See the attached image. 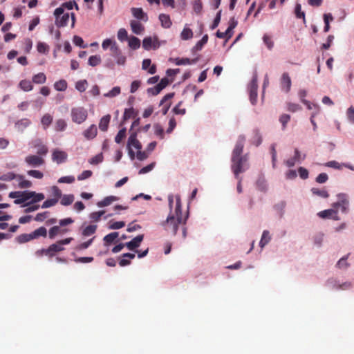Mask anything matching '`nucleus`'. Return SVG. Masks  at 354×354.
Wrapping results in <instances>:
<instances>
[{
  "label": "nucleus",
  "instance_id": "obj_1",
  "mask_svg": "<svg viewBox=\"0 0 354 354\" xmlns=\"http://www.w3.org/2000/svg\"><path fill=\"white\" fill-rule=\"evenodd\" d=\"M245 142V137L242 135L239 136L232 151L231 169L236 178H239V174L245 172L249 168L248 156L247 154H242Z\"/></svg>",
  "mask_w": 354,
  "mask_h": 354
},
{
  "label": "nucleus",
  "instance_id": "obj_2",
  "mask_svg": "<svg viewBox=\"0 0 354 354\" xmlns=\"http://www.w3.org/2000/svg\"><path fill=\"white\" fill-rule=\"evenodd\" d=\"M74 223V220L71 218H66L60 219L58 225L51 227L48 230V238L54 239L58 236H63L70 232V229L67 227Z\"/></svg>",
  "mask_w": 354,
  "mask_h": 354
},
{
  "label": "nucleus",
  "instance_id": "obj_3",
  "mask_svg": "<svg viewBox=\"0 0 354 354\" xmlns=\"http://www.w3.org/2000/svg\"><path fill=\"white\" fill-rule=\"evenodd\" d=\"M182 223V218H177L174 215H169L165 221L161 222V226L166 231L171 232L176 235L178 229V225Z\"/></svg>",
  "mask_w": 354,
  "mask_h": 354
},
{
  "label": "nucleus",
  "instance_id": "obj_4",
  "mask_svg": "<svg viewBox=\"0 0 354 354\" xmlns=\"http://www.w3.org/2000/svg\"><path fill=\"white\" fill-rule=\"evenodd\" d=\"M72 237L66 238L64 239H62L57 241L55 243H53L48 246V252H49V258H53L57 254L60 252L64 250V245L69 244L73 241Z\"/></svg>",
  "mask_w": 354,
  "mask_h": 354
},
{
  "label": "nucleus",
  "instance_id": "obj_5",
  "mask_svg": "<svg viewBox=\"0 0 354 354\" xmlns=\"http://www.w3.org/2000/svg\"><path fill=\"white\" fill-rule=\"evenodd\" d=\"M55 17V24L58 27H64L67 26L70 20V14L64 13L62 7L57 8L54 12Z\"/></svg>",
  "mask_w": 354,
  "mask_h": 354
},
{
  "label": "nucleus",
  "instance_id": "obj_6",
  "mask_svg": "<svg viewBox=\"0 0 354 354\" xmlns=\"http://www.w3.org/2000/svg\"><path fill=\"white\" fill-rule=\"evenodd\" d=\"M32 194L30 191L24 192H12L9 194V197L15 198L14 203L15 204H21L30 200Z\"/></svg>",
  "mask_w": 354,
  "mask_h": 354
},
{
  "label": "nucleus",
  "instance_id": "obj_7",
  "mask_svg": "<svg viewBox=\"0 0 354 354\" xmlns=\"http://www.w3.org/2000/svg\"><path fill=\"white\" fill-rule=\"evenodd\" d=\"M87 111L82 107H75L71 110V117L73 122L77 123L83 122L87 118Z\"/></svg>",
  "mask_w": 354,
  "mask_h": 354
},
{
  "label": "nucleus",
  "instance_id": "obj_8",
  "mask_svg": "<svg viewBox=\"0 0 354 354\" xmlns=\"http://www.w3.org/2000/svg\"><path fill=\"white\" fill-rule=\"evenodd\" d=\"M337 199L338 201L333 203V207L335 209L339 208L343 213L348 212L349 206L348 196L345 194H339L337 195Z\"/></svg>",
  "mask_w": 354,
  "mask_h": 354
},
{
  "label": "nucleus",
  "instance_id": "obj_9",
  "mask_svg": "<svg viewBox=\"0 0 354 354\" xmlns=\"http://www.w3.org/2000/svg\"><path fill=\"white\" fill-rule=\"evenodd\" d=\"M257 77L254 76L249 86L250 100L252 104H255L257 100Z\"/></svg>",
  "mask_w": 354,
  "mask_h": 354
},
{
  "label": "nucleus",
  "instance_id": "obj_10",
  "mask_svg": "<svg viewBox=\"0 0 354 354\" xmlns=\"http://www.w3.org/2000/svg\"><path fill=\"white\" fill-rule=\"evenodd\" d=\"M26 162L30 167H37L44 163V160L36 155H30L26 157Z\"/></svg>",
  "mask_w": 354,
  "mask_h": 354
},
{
  "label": "nucleus",
  "instance_id": "obj_11",
  "mask_svg": "<svg viewBox=\"0 0 354 354\" xmlns=\"http://www.w3.org/2000/svg\"><path fill=\"white\" fill-rule=\"evenodd\" d=\"M291 79L288 73H283L280 80V86L281 90L285 93H288L291 88Z\"/></svg>",
  "mask_w": 354,
  "mask_h": 354
},
{
  "label": "nucleus",
  "instance_id": "obj_12",
  "mask_svg": "<svg viewBox=\"0 0 354 354\" xmlns=\"http://www.w3.org/2000/svg\"><path fill=\"white\" fill-rule=\"evenodd\" d=\"M68 155L67 153L59 149H55L52 154V159L54 162H56L57 164H61L67 160Z\"/></svg>",
  "mask_w": 354,
  "mask_h": 354
},
{
  "label": "nucleus",
  "instance_id": "obj_13",
  "mask_svg": "<svg viewBox=\"0 0 354 354\" xmlns=\"http://www.w3.org/2000/svg\"><path fill=\"white\" fill-rule=\"evenodd\" d=\"M317 215L322 218H333L335 221L339 220L337 209H328L319 212Z\"/></svg>",
  "mask_w": 354,
  "mask_h": 354
},
{
  "label": "nucleus",
  "instance_id": "obj_14",
  "mask_svg": "<svg viewBox=\"0 0 354 354\" xmlns=\"http://www.w3.org/2000/svg\"><path fill=\"white\" fill-rule=\"evenodd\" d=\"M144 235L140 234L133 239L131 241L127 242L125 246L130 250H133L140 245L141 242L143 241Z\"/></svg>",
  "mask_w": 354,
  "mask_h": 354
},
{
  "label": "nucleus",
  "instance_id": "obj_15",
  "mask_svg": "<svg viewBox=\"0 0 354 354\" xmlns=\"http://www.w3.org/2000/svg\"><path fill=\"white\" fill-rule=\"evenodd\" d=\"M142 47L147 50H150L151 48H158L159 47L158 39H156L154 41H153L151 37H145L142 41Z\"/></svg>",
  "mask_w": 354,
  "mask_h": 354
},
{
  "label": "nucleus",
  "instance_id": "obj_16",
  "mask_svg": "<svg viewBox=\"0 0 354 354\" xmlns=\"http://www.w3.org/2000/svg\"><path fill=\"white\" fill-rule=\"evenodd\" d=\"M142 69L148 70V73L151 75H153L156 73V65L152 64L150 59H145L142 63Z\"/></svg>",
  "mask_w": 354,
  "mask_h": 354
},
{
  "label": "nucleus",
  "instance_id": "obj_17",
  "mask_svg": "<svg viewBox=\"0 0 354 354\" xmlns=\"http://www.w3.org/2000/svg\"><path fill=\"white\" fill-rule=\"evenodd\" d=\"M132 15L138 19L147 21L148 20L147 15L144 12L143 10L140 8H133L131 9Z\"/></svg>",
  "mask_w": 354,
  "mask_h": 354
},
{
  "label": "nucleus",
  "instance_id": "obj_18",
  "mask_svg": "<svg viewBox=\"0 0 354 354\" xmlns=\"http://www.w3.org/2000/svg\"><path fill=\"white\" fill-rule=\"evenodd\" d=\"M128 147H134L137 151L140 150L142 149V145L139 142V140L136 138V134H131L128 140Z\"/></svg>",
  "mask_w": 354,
  "mask_h": 354
},
{
  "label": "nucleus",
  "instance_id": "obj_19",
  "mask_svg": "<svg viewBox=\"0 0 354 354\" xmlns=\"http://www.w3.org/2000/svg\"><path fill=\"white\" fill-rule=\"evenodd\" d=\"M30 193L32 194V195H31V201L22 205L23 207H26V205H32L35 203L39 202L44 200L45 198L44 194L42 193H36L35 192L32 191H30Z\"/></svg>",
  "mask_w": 354,
  "mask_h": 354
},
{
  "label": "nucleus",
  "instance_id": "obj_20",
  "mask_svg": "<svg viewBox=\"0 0 354 354\" xmlns=\"http://www.w3.org/2000/svg\"><path fill=\"white\" fill-rule=\"evenodd\" d=\"M119 198L115 196H109L105 197L103 200L97 202V205L99 207H103L108 205H110L112 203L115 201H118Z\"/></svg>",
  "mask_w": 354,
  "mask_h": 354
},
{
  "label": "nucleus",
  "instance_id": "obj_21",
  "mask_svg": "<svg viewBox=\"0 0 354 354\" xmlns=\"http://www.w3.org/2000/svg\"><path fill=\"white\" fill-rule=\"evenodd\" d=\"M130 26L133 32L136 35H140L145 29L142 24L140 22L136 20H132L130 23Z\"/></svg>",
  "mask_w": 354,
  "mask_h": 354
},
{
  "label": "nucleus",
  "instance_id": "obj_22",
  "mask_svg": "<svg viewBox=\"0 0 354 354\" xmlns=\"http://www.w3.org/2000/svg\"><path fill=\"white\" fill-rule=\"evenodd\" d=\"M33 239H38L39 237L46 238L48 235V232L45 227H39L31 232Z\"/></svg>",
  "mask_w": 354,
  "mask_h": 354
},
{
  "label": "nucleus",
  "instance_id": "obj_23",
  "mask_svg": "<svg viewBox=\"0 0 354 354\" xmlns=\"http://www.w3.org/2000/svg\"><path fill=\"white\" fill-rule=\"evenodd\" d=\"M18 86L25 92L30 91L33 89L32 82L29 80H22L19 82Z\"/></svg>",
  "mask_w": 354,
  "mask_h": 354
},
{
  "label": "nucleus",
  "instance_id": "obj_24",
  "mask_svg": "<svg viewBox=\"0 0 354 354\" xmlns=\"http://www.w3.org/2000/svg\"><path fill=\"white\" fill-rule=\"evenodd\" d=\"M111 120V115L109 114L103 116L99 123V128L102 131H106L108 129L109 124Z\"/></svg>",
  "mask_w": 354,
  "mask_h": 354
},
{
  "label": "nucleus",
  "instance_id": "obj_25",
  "mask_svg": "<svg viewBox=\"0 0 354 354\" xmlns=\"http://www.w3.org/2000/svg\"><path fill=\"white\" fill-rule=\"evenodd\" d=\"M311 192L313 193V195L317 196L323 198H327L329 196V194L325 188L319 189L317 187H313L311 189Z\"/></svg>",
  "mask_w": 354,
  "mask_h": 354
},
{
  "label": "nucleus",
  "instance_id": "obj_26",
  "mask_svg": "<svg viewBox=\"0 0 354 354\" xmlns=\"http://www.w3.org/2000/svg\"><path fill=\"white\" fill-rule=\"evenodd\" d=\"M159 19L161 22V26L165 28H169L171 27L172 23L170 17L166 14H160L159 15Z\"/></svg>",
  "mask_w": 354,
  "mask_h": 354
},
{
  "label": "nucleus",
  "instance_id": "obj_27",
  "mask_svg": "<svg viewBox=\"0 0 354 354\" xmlns=\"http://www.w3.org/2000/svg\"><path fill=\"white\" fill-rule=\"evenodd\" d=\"M60 203L64 206H68L73 203L75 200L73 194H65L60 198Z\"/></svg>",
  "mask_w": 354,
  "mask_h": 354
},
{
  "label": "nucleus",
  "instance_id": "obj_28",
  "mask_svg": "<svg viewBox=\"0 0 354 354\" xmlns=\"http://www.w3.org/2000/svg\"><path fill=\"white\" fill-rule=\"evenodd\" d=\"M198 62V58L189 59V58H178L176 59V64L178 66L193 64Z\"/></svg>",
  "mask_w": 354,
  "mask_h": 354
},
{
  "label": "nucleus",
  "instance_id": "obj_29",
  "mask_svg": "<svg viewBox=\"0 0 354 354\" xmlns=\"http://www.w3.org/2000/svg\"><path fill=\"white\" fill-rule=\"evenodd\" d=\"M34 146L37 148V154L43 156L47 153L48 148L40 140H37Z\"/></svg>",
  "mask_w": 354,
  "mask_h": 354
},
{
  "label": "nucleus",
  "instance_id": "obj_30",
  "mask_svg": "<svg viewBox=\"0 0 354 354\" xmlns=\"http://www.w3.org/2000/svg\"><path fill=\"white\" fill-rule=\"evenodd\" d=\"M33 239L32 233L21 234L16 237V241L19 243H24Z\"/></svg>",
  "mask_w": 354,
  "mask_h": 354
},
{
  "label": "nucleus",
  "instance_id": "obj_31",
  "mask_svg": "<svg viewBox=\"0 0 354 354\" xmlns=\"http://www.w3.org/2000/svg\"><path fill=\"white\" fill-rule=\"evenodd\" d=\"M251 142L257 147L261 144L262 137L259 130H254L253 131V136L252 138Z\"/></svg>",
  "mask_w": 354,
  "mask_h": 354
},
{
  "label": "nucleus",
  "instance_id": "obj_32",
  "mask_svg": "<svg viewBox=\"0 0 354 354\" xmlns=\"http://www.w3.org/2000/svg\"><path fill=\"white\" fill-rule=\"evenodd\" d=\"M53 122V117L49 113L43 115L41 120V124L44 129H47Z\"/></svg>",
  "mask_w": 354,
  "mask_h": 354
},
{
  "label": "nucleus",
  "instance_id": "obj_33",
  "mask_svg": "<svg viewBox=\"0 0 354 354\" xmlns=\"http://www.w3.org/2000/svg\"><path fill=\"white\" fill-rule=\"evenodd\" d=\"M271 239V236L268 230H264L262 234V236L261 241L259 242V245L261 248H263L266 244H268Z\"/></svg>",
  "mask_w": 354,
  "mask_h": 354
},
{
  "label": "nucleus",
  "instance_id": "obj_34",
  "mask_svg": "<svg viewBox=\"0 0 354 354\" xmlns=\"http://www.w3.org/2000/svg\"><path fill=\"white\" fill-rule=\"evenodd\" d=\"M31 122L29 119L27 118H23L20 120H19L16 124L15 126L17 128L20 130L23 131L25 128L28 127L30 124Z\"/></svg>",
  "mask_w": 354,
  "mask_h": 354
},
{
  "label": "nucleus",
  "instance_id": "obj_35",
  "mask_svg": "<svg viewBox=\"0 0 354 354\" xmlns=\"http://www.w3.org/2000/svg\"><path fill=\"white\" fill-rule=\"evenodd\" d=\"M46 81V75L44 73H39L32 77V82L35 84H44Z\"/></svg>",
  "mask_w": 354,
  "mask_h": 354
},
{
  "label": "nucleus",
  "instance_id": "obj_36",
  "mask_svg": "<svg viewBox=\"0 0 354 354\" xmlns=\"http://www.w3.org/2000/svg\"><path fill=\"white\" fill-rule=\"evenodd\" d=\"M180 37L183 40H188L193 37V32L192 29L185 27L180 33Z\"/></svg>",
  "mask_w": 354,
  "mask_h": 354
},
{
  "label": "nucleus",
  "instance_id": "obj_37",
  "mask_svg": "<svg viewBox=\"0 0 354 354\" xmlns=\"http://www.w3.org/2000/svg\"><path fill=\"white\" fill-rule=\"evenodd\" d=\"M119 236L117 232H111L104 237V241L106 245L112 243Z\"/></svg>",
  "mask_w": 354,
  "mask_h": 354
},
{
  "label": "nucleus",
  "instance_id": "obj_38",
  "mask_svg": "<svg viewBox=\"0 0 354 354\" xmlns=\"http://www.w3.org/2000/svg\"><path fill=\"white\" fill-rule=\"evenodd\" d=\"M208 41V35H205L202 39L198 41L196 45L194 46L193 48V50H195V51H198V50H201L202 49V48L203 47V46L207 44Z\"/></svg>",
  "mask_w": 354,
  "mask_h": 354
},
{
  "label": "nucleus",
  "instance_id": "obj_39",
  "mask_svg": "<svg viewBox=\"0 0 354 354\" xmlns=\"http://www.w3.org/2000/svg\"><path fill=\"white\" fill-rule=\"evenodd\" d=\"M54 87L57 91H64L67 88V82L64 80H60L55 83Z\"/></svg>",
  "mask_w": 354,
  "mask_h": 354
},
{
  "label": "nucleus",
  "instance_id": "obj_40",
  "mask_svg": "<svg viewBox=\"0 0 354 354\" xmlns=\"http://www.w3.org/2000/svg\"><path fill=\"white\" fill-rule=\"evenodd\" d=\"M129 46L133 50L138 49L140 46V40L136 37H131L129 40Z\"/></svg>",
  "mask_w": 354,
  "mask_h": 354
},
{
  "label": "nucleus",
  "instance_id": "obj_41",
  "mask_svg": "<svg viewBox=\"0 0 354 354\" xmlns=\"http://www.w3.org/2000/svg\"><path fill=\"white\" fill-rule=\"evenodd\" d=\"M295 14L297 18L303 19L304 22L306 21L305 12L301 10V6L300 3H297L295 8Z\"/></svg>",
  "mask_w": 354,
  "mask_h": 354
},
{
  "label": "nucleus",
  "instance_id": "obj_42",
  "mask_svg": "<svg viewBox=\"0 0 354 354\" xmlns=\"http://www.w3.org/2000/svg\"><path fill=\"white\" fill-rule=\"evenodd\" d=\"M37 50L39 53L46 54L49 52V46L44 42H38Z\"/></svg>",
  "mask_w": 354,
  "mask_h": 354
},
{
  "label": "nucleus",
  "instance_id": "obj_43",
  "mask_svg": "<svg viewBox=\"0 0 354 354\" xmlns=\"http://www.w3.org/2000/svg\"><path fill=\"white\" fill-rule=\"evenodd\" d=\"M126 128L120 129L115 137V141L116 143H121L124 138L126 137Z\"/></svg>",
  "mask_w": 354,
  "mask_h": 354
},
{
  "label": "nucleus",
  "instance_id": "obj_44",
  "mask_svg": "<svg viewBox=\"0 0 354 354\" xmlns=\"http://www.w3.org/2000/svg\"><path fill=\"white\" fill-rule=\"evenodd\" d=\"M51 193L53 198L59 201L62 196V191L57 186H53L51 187Z\"/></svg>",
  "mask_w": 354,
  "mask_h": 354
},
{
  "label": "nucleus",
  "instance_id": "obj_45",
  "mask_svg": "<svg viewBox=\"0 0 354 354\" xmlns=\"http://www.w3.org/2000/svg\"><path fill=\"white\" fill-rule=\"evenodd\" d=\"M287 110L290 112L295 113L301 109V106L296 103L287 102Z\"/></svg>",
  "mask_w": 354,
  "mask_h": 354
},
{
  "label": "nucleus",
  "instance_id": "obj_46",
  "mask_svg": "<svg viewBox=\"0 0 354 354\" xmlns=\"http://www.w3.org/2000/svg\"><path fill=\"white\" fill-rule=\"evenodd\" d=\"M290 120V115L288 114H282L279 117V122H281L282 125V129L284 130L286 128V125L288 123V122Z\"/></svg>",
  "mask_w": 354,
  "mask_h": 354
},
{
  "label": "nucleus",
  "instance_id": "obj_47",
  "mask_svg": "<svg viewBox=\"0 0 354 354\" xmlns=\"http://www.w3.org/2000/svg\"><path fill=\"white\" fill-rule=\"evenodd\" d=\"M19 186L21 188H29L32 186V183L28 180L24 179L22 176H19Z\"/></svg>",
  "mask_w": 354,
  "mask_h": 354
},
{
  "label": "nucleus",
  "instance_id": "obj_48",
  "mask_svg": "<svg viewBox=\"0 0 354 354\" xmlns=\"http://www.w3.org/2000/svg\"><path fill=\"white\" fill-rule=\"evenodd\" d=\"M135 116L133 108L126 109L123 115V120L126 121Z\"/></svg>",
  "mask_w": 354,
  "mask_h": 354
},
{
  "label": "nucleus",
  "instance_id": "obj_49",
  "mask_svg": "<svg viewBox=\"0 0 354 354\" xmlns=\"http://www.w3.org/2000/svg\"><path fill=\"white\" fill-rule=\"evenodd\" d=\"M125 226L124 221H110L109 228L113 230L120 229Z\"/></svg>",
  "mask_w": 354,
  "mask_h": 354
},
{
  "label": "nucleus",
  "instance_id": "obj_50",
  "mask_svg": "<svg viewBox=\"0 0 354 354\" xmlns=\"http://www.w3.org/2000/svg\"><path fill=\"white\" fill-rule=\"evenodd\" d=\"M57 203H58V201L55 199L54 198L47 199L46 201H45L43 203L41 207L42 208H48V207L55 205Z\"/></svg>",
  "mask_w": 354,
  "mask_h": 354
},
{
  "label": "nucleus",
  "instance_id": "obj_51",
  "mask_svg": "<svg viewBox=\"0 0 354 354\" xmlns=\"http://www.w3.org/2000/svg\"><path fill=\"white\" fill-rule=\"evenodd\" d=\"M175 214L176 218H182V209H181V203L179 198L176 200V208H175Z\"/></svg>",
  "mask_w": 354,
  "mask_h": 354
},
{
  "label": "nucleus",
  "instance_id": "obj_52",
  "mask_svg": "<svg viewBox=\"0 0 354 354\" xmlns=\"http://www.w3.org/2000/svg\"><path fill=\"white\" fill-rule=\"evenodd\" d=\"M66 127V123L64 120L59 119L56 121V123H55V130L56 131H64Z\"/></svg>",
  "mask_w": 354,
  "mask_h": 354
},
{
  "label": "nucleus",
  "instance_id": "obj_53",
  "mask_svg": "<svg viewBox=\"0 0 354 354\" xmlns=\"http://www.w3.org/2000/svg\"><path fill=\"white\" fill-rule=\"evenodd\" d=\"M162 90L160 86L157 84L156 86L147 88V91L148 94H151L152 95H157L160 91Z\"/></svg>",
  "mask_w": 354,
  "mask_h": 354
},
{
  "label": "nucleus",
  "instance_id": "obj_54",
  "mask_svg": "<svg viewBox=\"0 0 354 354\" xmlns=\"http://www.w3.org/2000/svg\"><path fill=\"white\" fill-rule=\"evenodd\" d=\"M75 177L73 176H63L58 179L59 183H73L75 182Z\"/></svg>",
  "mask_w": 354,
  "mask_h": 354
},
{
  "label": "nucleus",
  "instance_id": "obj_55",
  "mask_svg": "<svg viewBox=\"0 0 354 354\" xmlns=\"http://www.w3.org/2000/svg\"><path fill=\"white\" fill-rule=\"evenodd\" d=\"M48 212L38 213L34 218V220L37 222H43L45 219H46L48 217Z\"/></svg>",
  "mask_w": 354,
  "mask_h": 354
},
{
  "label": "nucleus",
  "instance_id": "obj_56",
  "mask_svg": "<svg viewBox=\"0 0 354 354\" xmlns=\"http://www.w3.org/2000/svg\"><path fill=\"white\" fill-rule=\"evenodd\" d=\"M183 102H179L178 104L174 108L173 111L175 114L184 115L186 113V109L182 108Z\"/></svg>",
  "mask_w": 354,
  "mask_h": 354
},
{
  "label": "nucleus",
  "instance_id": "obj_57",
  "mask_svg": "<svg viewBox=\"0 0 354 354\" xmlns=\"http://www.w3.org/2000/svg\"><path fill=\"white\" fill-rule=\"evenodd\" d=\"M87 82L86 80H80L76 83L75 88L80 92H83L86 89Z\"/></svg>",
  "mask_w": 354,
  "mask_h": 354
},
{
  "label": "nucleus",
  "instance_id": "obj_58",
  "mask_svg": "<svg viewBox=\"0 0 354 354\" xmlns=\"http://www.w3.org/2000/svg\"><path fill=\"white\" fill-rule=\"evenodd\" d=\"M120 93V88L119 86L113 87L109 93L104 94V96L113 97Z\"/></svg>",
  "mask_w": 354,
  "mask_h": 354
},
{
  "label": "nucleus",
  "instance_id": "obj_59",
  "mask_svg": "<svg viewBox=\"0 0 354 354\" xmlns=\"http://www.w3.org/2000/svg\"><path fill=\"white\" fill-rule=\"evenodd\" d=\"M347 258L348 257L346 256V257H344L342 258H341L337 263V266L339 268H341V269H344V268H347L348 267V263H347L346 260H347Z\"/></svg>",
  "mask_w": 354,
  "mask_h": 354
},
{
  "label": "nucleus",
  "instance_id": "obj_60",
  "mask_svg": "<svg viewBox=\"0 0 354 354\" xmlns=\"http://www.w3.org/2000/svg\"><path fill=\"white\" fill-rule=\"evenodd\" d=\"M263 40L268 49L271 50L273 48L274 43L270 36L265 35L263 37Z\"/></svg>",
  "mask_w": 354,
  "mask_h": 354
},
{
  "label": "nucleus",
  "instance_id": "obj_61",
  "mask_svg": "<svg viewBox=\"0 0 354 354\" xmlns=\"http://www.w3.org/2000/svg\"><path fill=\"white\" fill-rule=\"evenodd\" d=\"M101 62V57L100 55L90 56V66H95Z\"/></svg>",
  "mask_w": 354,
  "mask_h": 354
},
{
  "label": "nucleus",
  "instance_id": "obj_62",
  "mask_svg": "<svg viewBox=\"0 0 354 354\" xmlns=\"http://www.w3.org/2000/svg\"><path fill=\"white\" fill-rule=\"evenodd\" d=\"M127 31L124 28H120L118 32V38L120 41H124L127 39Z\"/></svg>",
  "mask_w": 354,
  "mask_h": 354
},
{
  "label": "nucleus",
  "instance_id": "obj_63",
  "mask_svg": "<svg viewBox=\"0 0 354 354\" xmlns=\"http://www.w3.org/2000/svg\"><path fill=\"white\" fill-rule=\"evenodd\" d=\"M28 174L37 179H41L44 176L43 173L38 170H29Z\"/></svg>",
  "mask_w": 354,
  "mask_h": 354
},
{
  "label": "nucleus",
  "instance_id": "obj_64",
  "mask_svg": "<svg viewBox=\"0 0 354 354\" xmlns=\"http://www.w3.org/2000/svg\"><path fill=\"white\" fill-rule=\"evenodd\" d=\"M347 117H348V120L354 124V108L351 106L347 110Z\"/></svg>",
  "mask_w": 354,
  "mask_h": 354
}]
</instances>
